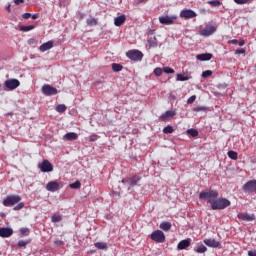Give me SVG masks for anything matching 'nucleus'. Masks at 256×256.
<instances>
[{
	"instance_id": "nucleus-1",
	"label": "nucleus",
	"mask_w": 256,
	"mask_h": 256,
	"mask_svg": "<svg viewBox=\"0 0 256 256\" xmlns=\"http://www.w3.org/2000/svg\"><path fill=\"white\" fill-rule=\"evenodd\" d=\"M199 199L207 201L211 204V209L213 211H221L227 209L231 205V201L227 198H219V192L217 190H205L200 192Z\"/></svg>"
},
{
	"instance_id": "nucleus-2",
	"label": "nucleus",
	"mask_w": 256,
	"mask_h": 256,
	"mask_svg": "<svg viewBox=\"0 0 256 256\" xmlns=\"http://www.w3.org/2000/svg\"><path fill=\"white\" fill-rule=\"evenodd\" d=\"M21 202V196L19 195H9L3 200L4 207H13V205H17V203Z\"/></svg>"
},
{
	"instance_id": "nucleus-3",
	"label": "nucleus",
	"mask_w": 256,
	"mask_h": 256,
	"mask_svg": "<svg viewBox=\"0 0 256 256\" xmlns=\"http://www.w3.org/2000/svg\"><path fill=\"white\" fill-rule=\"evenodd\" d=\"M150 239L156 243H165V233L161 230H155L150 235Z\"/></svg>"
},
{
	"instance_id": "nucleus-4",
	"label": "nucleus",
	"mask_w": 256,
	"mask_h": 256,
	"mask_svg": "<svg viewBox=\"0 0 256 256\" xmlns=\"http://www.w3.org/2000/svg\"><path fill=\"white\" fill-rule=\"evenodd\" d=\"M126 57L131 61H141L143 59V52L139 50H130L126 52Z\"/></svg>"
},
{
	"instance_id": "nucleus-5",
	"label": "nucleus",
	"mask_w": 256,
	"mask_h": 256,
	"mask_svg": "<svg viewBox=\"0 0 256 256\" xmlns=\"http://www.w3.org/2000/svg\"><path fill=\"white\" fill-rule=\"evenodd\" d=\"M42 93H43V95H46L47 97H51V95H57L59 93V91L57 90V88H55L49 84H45L44 86H42Z\"/></svg>"
},
{
	"instance_id": "nucleus-6",
	"label": "nucleus",
	"mask_w": 256,
	"mask_h": 256,
	"mask_svg": "<svg viewBox=\"0 0 256 256\" xmlns=\"http://www.w3.org/2000/svg\"><path fill=\"white\" fill-rule=\"evenodd\" d=\"M38 168L42 173H51L53 171V164L49 160H43L42 163L38 164Z\"/></svg>"
},
{
	"instance_id": "nucleus-7",
	"label": "nucleus",
	"mask_w": 256,
	"mask_h": 256,
	"mask_svg": "<svg viewBox=\"0 0 256 256\" xmlns=\"http://www.w3.org/2000/svg\"><path fill=\"white\" fill-rule=\"evenodd\" d=\"M242 189L244 193H256V180H249Z\"/></svg>"
},
{
	"instance_id": "nucleus-8",
	"label": "nucleus",
	"mask_w": 256,
	"mask_h": 256,
	"mask_svg": "<svg viewBox=\"0 0 256 256\" xmlns=\"http://www.w3.org/2000/svg\"><path fill=\"white\" fill-rule=\"evenodd\" d=\"M5 88L13 91L21 85V82L18 79H8L4 82Z\"/></svg>"
},
{
	"instance_id": "nucleus-9",
	"label": "nucleus",
	"mask_w": 256,
	"mask_h": 256,
	"mask_svg": "<svg viewBox=\"0 0 256 256\" xmlns=\"http://www.w3.org/2000/svg\"><path fill=\"white\" fill-rule=\"evenodd\" d=\"M159 21L161 25H173L177 21V16H160Z\"/></svg>"
},
{
	"instance_id": "nucleus-10",
	"label": "nucleus",
	"mask_w": 256,
	"mask_h": 256,
	"mask_svg": "<svg viewBox=\"0 0 256 256\" xmlns=\"http://www.w3.org/2000/svg\"><path fill=\"white\" fill-rule=\"evenodd\" d=\"M180 17L182 19H193V18L197 17V13H195V11H193L191 9H186V10H182L180 12Z\"/></svg>"
},
{
	"instance_id": "nucleus-11",
	"label": "nucleus",
	"mask_w": 256,
	"mask_h": 256,
	"mask_svg": "<svg viewBox=\"0 0 256 256\" xmlns=\"http://www.w3.org/2000/svg\"><path fill=\"white\" fill-rule=\"evenodd\" d=\"M237 217L238 219H240V221H247V222L255 221V214H249L247 212L238 213Z\"/></svg>"
},
{
	"instance_id": "nucleus-12",
	"label": "nucleus",
	"mask_w": 256,
	"mask_h": 256,
	"mask_svg": "<svg viewBox=\"0 0 256 256\" xmlns=\"http://www.w3.org/2000/svg\"><path fill=\"white\" fill-rule=\"evenodd\" d=\"M46 189L50 191L51 193H55V191H59L61 189V186L59 185V182L57 181H50L46 185Z\"/></svg>"
},
{
	"instance_id": "nucleus-13",
	"label": "nucleus",
	"mask_w": 256,
	"mask_h": 256,
	"mask_svg": "<svg viewBox=\"0 0 256 256\" xmlns=\"http://www.w3.org/2000/svg\"><path fill=\"white\" fill-rule=\"evenodd\" d=\"M216 31H217V28H215L214 26H209L201 30L200 35H202V37H209L210 35H213V33H215Z\"/></svg>"
},
{
	"instance_id": "nucleus-14",
	"label": "nucleus",
	"mask_w": 256,
	"mask_h": 256,
	"mask_svg": "<svg viewBox=\"0 0 256 256\" xmlns=\"http://www.w3.org/2000/svg\"><path fill=\"white\" fill-rule=\"evenodd\" d=\"M204 243L207 245V247H213L215 249H217V247H221V242L213 238L204 239Z\"/></svg>"
},
{
	"instance_id": "nucleus-15",
	"label": "nucleus",
	"mask_w": 256,
	"mask_h": 256,
	"mask_svg": "<svg viewBox=\"0 0 256 256\" xmlns=\"http://www.w3.org/2000/svg\"><path fill=\"white\" fill-rule=\"evenodd\" d=\"M13 235V230L11 228L2 227L0 228V237L7 238Z\"/></svg>"
},
{
	"instance_id": "nucleus-16",
	"label": "nucleus",
	"mask_w": 256,
	"mask_h": 256,
	"mask_svg": "<svg viewBox=\"0 0 256 256\" xmlns=\"http://www.w3.org/2000/svg\"><path fill=\"white\" fill-rule=\"evenodd\" d=\"M125 21H127V16L122 14L114 19V25L116 27H121Z\"/></svg>"
},
{
	"instance_id": "nucleus-17",
	"label": "nucleus",
	"mask_w": 256,
	"mask_h": 256,
	"mask_svg": "<svg viewBox=\"0 0 256 256\" xmlns=\"http://www.w3.org/2000/svg\"><path fill=\"white\" fill-rule=\"evenodd\" d=\"M191 245V239H185L182 240L178 243L177 248L179 249V251H183V249H187V247H189Z\"/></svg>"
},
{
	"instance_id": "nucleus-18",
	"label": "nucleus",
	"mask_w": 256,
	"mask_h": 256,
	"mask_svg": "<svg viewBox=\"0 0 256 256\" xmlns=\"http://www.w3.org/2000/svg\"><path fill=\"white\" fill-rule=\"evenodd\" d=\"M63 139L66 141H77V139H79V135L75 132H69L63 136Z\"/></svg>"
},
{
	"instance_id": "nucleus-19",
	"label": "nucleus",
	"mask_w": 256,
	"mask_h": 256,
	"mask_svg": "<svg viewBox=\"0 0 256 256\" xmlns=\"http://www.w3.org/2000/svg\"><path fill=\"white\" fill-rule=\"evenodd\" d=\"M49 49H53V41H51V40L43 43L39 47V51H41L42 53H45V51H49Z\"/></svg>"
},
{
	"instance_id": "nucleus-20",
	"label": "nucleus",
	"mask_w": 256,
	"mask_h": 256,
	"mask_svg": "<svg viewBox=\"0 0 256 256\" xmlns=\"http://www.w3.org/2000/svg\"><path fill=\"white\" fill-rule=\"evenodd\" d=\"M196 59H198V61H211V59H213V54L211 53L198 54L196 56Z\"/></svg>"
},
{
	"instance_id": "nucleus-21",
	"label": "nucleus",
	"mask_w": 256,
	"mask_h": 256,
	"mask_svg": "<svg viewBox=\"0 0 256 256\" xmlns=\"http://www.w3.org/2000/svg\"><path fill=\"white\" fill-rule=\"evenodd\" d=\"M169 117H175V111L168 110L160 116L161 121H167Z\"/></svg>"
},
{
	"instance_id": "nucleus-22",
	"label": "nucleus",
	"mask_w": 256,
	"mask_h": 256,
	"mask_svg": "<svg viewBox=\"0 0 256 256\" xmlns=\"http://www.w3.org/2000/svg\"><path fill=\"white\" fill-rule=\"evenodd\" d=\"M139 181H141L140 176H134V177L128 179V183H129L130 187H135V185H137V183H139Z\"/></svg>"
},
{
	"instance_id": "nucleus-23",
	"label": "nucleus",
	"mask_w": 256,
	"mask_h": 256,
	"mask_svg": "<svg viewBox=\"0 0 256 256\" xmlns=\"http://www.w3.org/2000/svg\"><path fill=\"white\" fill-rule=\"evenodd\" d=\"M171 222H162L160 224V229H162V231H170L171 230Z\"/></svg>"
},
{
	"instance_id": "nucleus-24",
	"label": "nucleus",
	"mask_w": 256,
	"mask_h": 256,
	"mask_svg": "<svg viewBox=\"0 0 256 256\" xmlns=\"http://www.w3.org/2000/svg\"><path fill=\"white\" fill-rule=\"evenodd\" d=\"M29 243H31V239L19 240L17 246L23 247L25 249V247H27V245H29Z\"/></svg>"
},
{
	"instance_id": "nucleus-25",
	"label": "nucleus",
	"mask_w": 256,
	"mask_h": 256,
	"mask_svg": "<svg viewBox=\"0 0 256 256\" xmlns=\"http://www.w3.org/2000/svg\"><path fill=\"white\" fill-rule=\"evenodd\" d=\"M112 70L115 71V73H119V71H123V65L113 63L112 64Z\"/></svg>"
},
{
	"instance_id": "nucleus-26",
	"label": "nucleus",
	"mask_w": 256,
	"mask_h": 256,
	"mask_svg": "<svg viewBox=\"0 0 256 256\" xmlns=\"http://www.w3.org/2000/svg\"><path fill=\"white\" fill-rule=\"evenodd\" d=\"M56 111L58 113H65L67 111V106H65V104H59L56 106Z\"/></svg>"
},
{
	"instance_id": "nucleus-27",
	"label": "nucleus",
	"mask_w": 256,
	"mask_h": 256,
	"mask_svg": "<svg viewBox=\"0 0 256 256\" xmlns=\"http://www.w3.org/2000/svg\"><path fill=\"white\" fill-rule=\"evenodd\" d=\"M31 230L29 228H20V234L22 237H29Z\"/></svg>"
},
{
	"instance_id": "nucleus-28",
	"label": "nucleus",
	"mask_w": 256,
	"mask_h": 256,
	"mask_svg": "<svg viewBox=\"0 0 256 256\" xmlns=\"http://www.w3.org/2000/svg\"><path fill=\"white\" fill-rule=\"evenodd\" d=\"M228 157H229L230 159H233V161H237V159H238V154H237V152H235V151H233V150H230V151H228Z\"/></svg>"
},
{
	"instance_id": "nucleus-29",
	"label": "nucleus",
	"mask_w": 256,
	"mask_h": 256,
	"mask_svg": "<svg viewBox=\"0 0 256 256\" xmlns=\"http://www.w3.org/2000/svg\"><path fill=\"white\" fill-rule=\"evenodd\" d=\"M51 221L52 223H61V221H63V217H61V215H53L51 217Z\"/></svg>"
},
{
	"instance_id": "nucleus-30",
	"label": "nucleus",
	"mask_w": 256,
	"mask_h": 256,
	"mask_svg": "<svg viewBox=\"0 0 256 256\" xmlns=\"http://www.w3.org/2000/svg\"><path fill=\"white\" fill-rule=\"evenodd\" d=\"M86 23L89 27H95V25H97V19L89 18L86 20Z\"/></svg>"
},
{
	"instance_id": "nucleus-31",
	"label": "nucleus",
	"mask_w": 256,
	"mask_h": 256,
	"mask_svg": "<svg viewBox=\"0 0 256 256\" xmlns=\"http://www.w3.org/2000/svg\"><path fill=\"white\" fill-rule=\"evenodd\" d=\"M33 29H35L34 25L20 26V31H23V32L33 31Z\"/></svg>"
},
{
	"instance_id": "nucleus-32",
	"label": "nucleus",
	"mask_w": 256,
	"mask_h": 256,
	"mask_svg": "<svg viewBox=\"0 0 256 256\" xmlns=\"http://www.w3.org/2000/svg\"><path fill=\"white\" fill-rule=\"evenodd\" d=\"M148 45L150 48L157 47V37L148 40Z\"/></svg>"
},
{
	"instance_id": "nucleus-33",
	"label": "nucleus",
	"mask_w": 256,
	"mask_h": 256,
	"mask_svg": "<svg viewBox=\"0 0 256 256\" xmlns=\"http://www.w3.org/2000/svg\"><path fill=\"white\" fill-rule=\"evenodd\" d=\"M195 251L196 253H206L207 247L203 244H200Z\"/></svg>"
},
{
	"instance_id": "nucleus-34",
	"label": "nucleus",
	"mask_w": 256,
	"mask_h": 256,
	"mask_svg": "<svg viewBox=\"0 0 256 256\" xmlns=\"http://www.w3.org/2000/svg\"><path fill=\"white\" fill-rule=\"evenodd\" d=\"M187 134L191 135V137H197V135H199V131L192 128L187 130Z\"/></svg>"
},
{
	"instance_id": "nucleus-35",
	"label": "nucleus",
	"mask_w": 256,
	"mask_h": 256,
	"mask_svg": "<svg viewBox=\"0 0 256 256\" xmlns=\"http://www.w3.org/2000/svg\"><path fill=\"white\" fill-rule=\"evenodd\" d=\"M70 189H81V182L80 181H76L74 183H71L69 185Z\"/></svg>"
},
{
	"instance_id": "nucleus-36",
	"label": "nucleus",
	"mask_w": 256,
	"mask_h": 256,
	"mask_svg": "<svg viewBox=\"0 0 256 256\" xmlns=\"http://www.w3.org/2000/svg\"><path fill=\"white\" fill-rule=\"evenodd\" d=\"M95 247L97 249H106L107 248V243H105V242H97V243H95Z\"/></svg>"
},
{
	"instance_id": "nucleus-37",
	"label": "nucleus",
	"mask_w": 256,
	"mask_h": 256,
	"mask_svg": "<svg viewBox=\"0 0 256 256\" xmlns=\"http://www.w3.org/2000/svg\"><path fill=\"white\" fill-rule=\"evenodd\" d=\"M208 3H209V5H211L212 7H220V5H221V1H219V0H211V1H209Z\"/></svg>"
},
{
	"instance_id": "nucleus-38",
	"label": "nucleus",
	"mask_w": 256,
	"mask_h": 256,
	"mask_svg": "<svg viewBox=\"0 0 256 256\" xmlns=\"http://www.w3.org/2000/svg\"><path fill=\"white\" fill-rule=\"evenodd\" d=\"M211 75H213V71L211 70H206L202 73L203 79H207V77H211Z\"/></svg>"
},
{
	"instance_id": "nucleus-39",
	"label": "nucleus",
	"mask_w": 256,
	"mask_h": 256,
	"mask_svg": "<svg viewBox=\"0 0 256 256\" xmlns=\"http://www.w3.org/2000/svg\"><path fill=\"white\" fill-rule=\"evenodd\" d=\"M163 133H165V134H171V133H173V126H166V127H164V129H163Z\"/></svg>"
},
{
	"instance_id": "nucleus-40",
	"label": "nucleus",
	"mask_w": 256,
	"mask_h": 256,
	"mask_svg": "<svg viewBox=\"0 0 256 256\" xmlns=\"http://www.w3.org/2000/svg\"><path fill=\"white\" fill-rule=\"evenodd\" d=\"M23 207H25V203L23 202H18V204L16 206H14V211H21V209H23Z\"/></svg>"
},
{
	"instance_id": "nucleus-41",
	"label": "nucleus",
	"mask_w": 256,
	"mask_h": 256,
	"mask_svg": "<svg viewBox=\"0 0 256 256\" xmlns=\"http://www.w3.org/2000/svg\"><path fill=\"white\" fill-rule=\"evenodd\" d=\"M162 74L163 69H161L160 67L154 69V75H156V77H161Z\"/></svg>"
},
{
	"instance_id": "nucleus-42",
	"label": "nucleus",
	"mask_w": 256,
	"mask_h": 256,
	"mask_svg": "<svg viewBox=\"0 0 256 256\" xmlns=\"http://www.w3.org/2000/svg\"><path fill=\"white\" fill-rule=\"evenodd\" d=\"M177 81H189V78L183 74H177Z\"/></svg>"
},
{
	"instance_id": "nucleus-43",
	"label": "nucleus",
	"mask_w": 256,
	"mask_h": 256,
	"mask_svg": "<svg viewBox=\"0 0 256 256\" xmlns=\"http://www.w3.org/2000/svg\"><path fill=\"white\" fill-rule=\"evenodd\" d=\"M193 111H194L195 113H199V111H207V107H205V106L194 107V108H193Z\"/></svg>"
},
{
	"instance_id": "nucleus-44",
	"label": "nucleus",
	"mask_w": 256,
	"mask_h": 256,
	"mask_svg": "<svg viewBox=\"0 0 256 256\" xmlns=\"http://www.w3.org/2000/svg\"><path fill=\"white\" fill-rule=\"evenodd\" d=\"M251 0H234L237 5H247Z\"/></svg>"
},
{
	"instance_id": "nucleus-45",
	"label": "nucleus",
	"mask_w": 256,
	"mask_h": 256,
	"mask_svg": "<svg viewBox=\"0 0 256 256\" xmlns=\"http://www.w3.org/2000/svg\"><path fill=\"white\" fill-rule=\"evenodd\" d=\"M197 99V96L192 95L188 100H187V104L188 105H193V103H195V100Z\"/></svg>"
},
{
	"instance_id": "nucleus-46",
	"label": "nucleus",
	"mask_w": 256,
	"mask_h": 256,
	"mask_svg": "<svg viewBox=\"0 0 256 256\" xmlns=\"http://www.w3.org/2000/svg\"><path fill=\"white\" fill-rule=\"evenodd\" d=\"M245 53L246 51L243 48L235 50V55H245Z\"/></svg>"
},
{
	"instance_id": "nucleus-47",
	"label": "nucleus",
	"mask_w": 256,
	"mask_h": 256,
	"mask_svg": "<svg viewBox=\"0 0 256 256\" xmlns=\"http://www.w3.org/2000/svg\"><path fill=\"white\" fill-rule=\"evenodd\" d=\"M163 71H164V73H171V74L175 73V70H173L172 68H169V67H164Z\"/></svg>"
},
{
	"instance_id": "nucleus-48",
	"label": "nucleus",
	"mask_w": 256,
	"mask_h": 256,
	"mask_svg": "<svg viewBox=\"0 0 256 256\" xmlns=\"http://www.w3.org/2000/svg\"><path fill=\"white\" fill-rule=\"evenodd\" d=\"M88 141L90 143H95V141H97V135H92V136L88 137Z\"/></svg>"
},
{
	"instance_id": "nucleus-49",
	"label": "nucleus",
	"mask_w": 256,
	"mask_h": 256,
	"mask_svg": "<svg viewBox=\"0 0 256 256\" xmlns=\"http://www.w3.org/2000/svg\"><path fill=\"white\" fill-rule=\"evenodd\" d=\"M228 43H229L230 45H238L239 40H237V39H232V40H229Z\"/></svg>"
},
{
	"instance_id": "nucleus-50",
	"label": "nucleus",
	"mask_w": 256,
	"mask_h": 256,
	"mask_svg": "<svg viewBox=\"0 0 256 256\" xmlns=\"http://www.w3.org/2000/svg\"><path fill=\"white\" fill-rule=\"evenodd\" d=\"M22 17L23 19H29L31 17V13H24Z\"/></svg>"
},
{
	"instance_id": "nucleus-51",
	"label": "nucleus",
	"mask_w": 256,
	"mask_h": 256,
	"mask_svg": "<svg viewBox=\"0 0 256 256\" xmlns=\"http://www.w3.org/2000/svg\"><path fill=\"white\" fill-rule=\"evenodd\" d=\"M54 243L58 246V247H61L63 245V241L61 240H56L54 241Z\"/></svg>"
},
{
	"instance_id": "nucleus-52",
	"label": "nucleus",
	"mask_w": 256,
	"mask_h": 256,
	"mask_svg": "<svg viewBox=\"0 0 256 256\" xmlns=\"http://www.w3.org/2000/svg\"><path fill=\"white\" fill-rule=\"evenodd\" d=\"M15 5H21V3H25V0H14Z\"/></svg>"
},
{
	"instance_id": "nucleus-53",
	"label": "nucleus",
	"mask_w": 256,
	"mask_h": 256,
	"mask_svg": "<svg viewBox=\"0 0 256 256\" xmlns=\"http://www.w3.org/2000/svg\"><path fill=\"white\" fill-rule=\"evenodd\" d=\"M34 43H36V41H35V39H33V38H30V39L28 40V44H29V45H34Z\"/></svg>"
},
{
	"instance_id": "nucleus-54",
	"label": "nucleus",
	"mask_w": 256,
	"mask_h": 256,
	"mask_svg": "<svg viewBox=\"0 0 256 256\" xmlns=\"http://www.w3.org/2000/svg\"><path fill=\"white\" fill-rule=\"evenodd\" d=\"M248 256H256V250L248 251Z\"/></svg>"
},
{
	"instance_id": "nucleus-55",
	"label": "nucleus",
	"mask_w": 256,
	"mask_h": 256,
	"mask_svg": "<svg viewBox=\"0 0 256 256\" xmlns=\"http://www.w3.org/2000/svg\"><path fill=\"white\" fill-rule=\"evenodd\" d=\"M239 47H243L245 45V40L238 41Z\"/></svg>"
},
{
	"instance_id": "nucleus-56",
	"label": "nucleus",
	"mask_w": 256,
	"mask_h": 256,
	"mask_svg": "<svg viewBox=\"0 0 256 256\" xmlns=\"http://www.w3.org/2000/svg\"><path fill=\"white\" fill-rule=\"evenodd\" d=\"M32 19L35 21L36 19H39V14H33Z\"/></svg>"
},
{
	"instance_id": "nucleus-57",
	"label": "nucleus",
	"mask_w": 256,
	"mask_h": 256,
	"mask_svg": "<svg viewBox=\"0 0 256 256\" xmlns=\"http://www.w3.org/2000/svg\"><path fill=\"white\" fill-rule=\"evenodd\" d=\"M6 11H8V13H11V4H9V5L6 7Z\"/></svg>"
},
{
	"instance_id": "nucleus-58",
	"label": "nucleus",
	"mask_w": 256,
	"mask_h": 256,
	"mask_svg": "<svg viewBox=\"0 0 256 256\" xmlns=\"http://www.w3.org/2000/svg\"><path fill=\"white\" fill-rule=\"evenodd\" d=\"M148 35H155V30H149Z\"/></svg>"
},
{
	"instance_id": "nucleus-59",
	"label": "nucleus",
	"mask_w": 256,
	"mask_h": 256,
	"mask_svg": "<svg viewBox=\"0 0 256 256\" xmlns=\"http://www.w3.org/2000/svg\"><path fill=\"white\" fill-rule=\"evenodd\" d=\"M0 217H2V218L5 217V213L1 212Z\"/></svg>"
},
{
	"instance_id": "nucleus-60",
	"label": "nucleus",
	"mask_w": 256,
	"mask_h": 256,
	"mask_svg": "<svg viewBox=\"0 0 256 256\" xmlns=\"http://www.w3.org/2000/svg\"><path fill=\"white\" fill-rule=\"evenodd\" d=\"M139 1V3H143L145 0H138Z\"/></svg>"
},
{
	"instance_id": "nucleus-61",
	"label": "nucleus",
	"mask_w": 256,
	"mask_h": 256,
	"mask_svg": "<svg viewBox=\"0 0 256 256\" xmlns=\"http://www.w3.org/2000/svg\"><path fill=\"white\" fill-rule=\"evenodd\" d=\"M122 183H125V180H122Z\"/></svg>"
}]
</instances>
